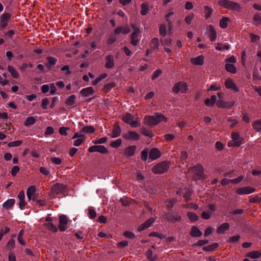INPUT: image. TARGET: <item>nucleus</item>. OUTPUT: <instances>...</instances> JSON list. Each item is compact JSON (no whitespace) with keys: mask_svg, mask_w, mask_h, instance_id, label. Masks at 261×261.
Segmentation results:
<instances>
[{"mask_svg":"<svg viewBox=\"0 0 261 261\" xmlns=\"http://www.w3.org/2000/svg\"><path fill=\"white\" fill-rule=\"evenodd\" d=\"M123 235L126 238H127L128 239H135L136 237L135 234L133 232H132L131 231H124L123 233Z\"/></svg>","mask_w":261,"mask_h":261,"instance_id":"69168bd1","label":"nucleus"},{"mask_svg":"<svg viewBox=\"0 0 261 261\" xmlns=\"http://www.w3.org/2000/svg\"><path fill=\"white\" fill-rule=\"evenodd\" d=\"M115 65L114 58L113 55H109L106 57L105 67L107 69H111Z\"/></svg>","mask_w":261,"mask_h":261,"instance_id":"f3484780","label":"nucleus"},{"mask_svg":"<svg viewBox=\"0 0 261 261\" xmlns=\"http://www.w3.org/2000/svg\"><path fill=\"white\" fill-rule=\"evenodd\" d=\"M164 217L167 221L172 223L179 222L181 219L180 213L176 212L166 213L164 214Z\"/></svg>","mask_w":261,"mask_h":261,"instance_id":"20e7f679","label":"nucleus"},{"mask_svg":"<svg viewBox=\"0 0 261 261\" xmlns=\"http://www.w3.org/2000/svg\"><path fill=\"white\" fill-rule=\"evenodd\" d=\"M133 119V116L130 113H126L123 118V120L126 123L129 124Z\"/></svg>","mask_w":261,"mask_h":261,"instance_id":"de8ad7c7","label":"nucleus"},{"mask_svg":"<svg viewBox=\"0 0 261 261\" xmlns=\"http://www.w3.org/2000/svg\"><path fill=\"white\" fill-rule=\"evenodd\" d=\"M232 139L233 141V146L235 147H239L243 141V138L240 137L239 134L237 132H233L231 134Z\"/></svg>","mask_w":261,"mask_h":261,"instance_id":"4468645a","label":"nucleus"},{"mask_svg":"<svg viewBox=\"0 0 261 261\" xmlns=\"http://www.w3.org/2000/svg\"><path fill=\"white\" fill-rule=\"evenodd\" d=\"M46 59L48 62L46 64V66L49 69L54 66L57 61L56 58L52 57H48Z\"/></svg>","mask_w":261,"mask_h":261,"instance_id":"bb28decb","label":"nucleus"},{"mask_svg":"<svg viewBox=\"0 0 261 261\" xmlns=\"http://www.w3.org/2000/svg\"><path fill=\"white\" fill-rule=\"evenodd\" d=\"M146 256L148 259L149 261H155L156 259V257H153V252L151 250L149 249L146 252Z\"/></svg>","mask_w":261,"mask_h":261,"instance_id":"09e8293b","label":"nucleus"},{"mask_svg":"<svg viewBox=\"0 0 261 261\" xmlns=\"http://www.w3.org/2000/svg\"><path fill=\"white\" fill-rule=\"evenodd\" d=\"M161 155V152L157 148H152L149 153V158L152 160H155Z\"/></svg>","mask_w":261,"mask_h":261,"instance_id":"dca6fc26","label":"nucleus"},{"mask_svg":"<svg viewBox=\"0 0 261 261\" xmlns=\"http://www.w3.org/2000/svg\"><path fill=\"white\" fill-rule=\"evenodd\" d=\"M45 227L50 231L53 232H56L57 231V227L54 225L51 222H49L45 224Z\"/></svg>","mask_w":261,"mask_h":261,"instance_id":"8fccbe9b","label":"nucleus"},{"mask_svg":"<svg viewBox=\"0 0 261 261\" xmlns=\"http://www.w3.org/2000/svg\"><path fill=\"white\" fill-rule=\"evenodd\" d=\"M170 162L163 161L153 166L151 171L155 174H164L168 171L170 168Z\"/></svg>","mask_w":261,"mask_h":261,"instance_id":"f03ea898","label":"nucleus"},{"mask_svg":"<svg viewBox=\"0 0 261 261\" xmlns=\"http://www.w3.org/2000/svg\"><path fill=\"white\" fill-rule=\"evenodd\" d=\"M162 73V71L161 69H158L156 70L153 73L151 79L152 80H154L157 79Z\"/></svg>","mask_w":261,"mask_h":261,"instance_id":"774afa93","label":"nucleus"},{"mask_svg":"<svg viewBox=\"0 0 261 261\" xmlns=\"http://www.w3.org/2000/svg\"><path fill=\"white\" fill-rule=\"evenodd\" d=\"M202 233L196 226H193L191 228L190 235L192 237H200Z\"/></svg>","mask_w":261,"mask_h":261,"instance_id":"412c9836","label":"nucleus"},{"mask_svg":"<svg viewBox=\"0 0 261 261\" xmlns=\"http://www.w3.org/2000/svg\"><path fill=\"white\" fill-rule=\"evenodd\" d=\"M9 13H4L0 16V30H3L7 25L11 18Z\"/></svg>","mask_w":261,"mask_h":261,"instance_id":"6e6552de","label":"nucleus"},{"mask_svg":"<svg viewBox=\"0 0 261 261\" xmlns=\"http://www.w3.org/2000/svg\"><path fill=\"white\" fill-rule=\"evenodd\" d=\"M93 93L94 90L91 87L83 88L80 91V94L84 97H89L92 95Z\"/></svg>","mask_w":261,"mask_h":261,"instance_id":"aec40b11","label":"nucleus"},{"mask_svg":"<svg viewBox=\"0 0 261 261\" xmlns=\"http://www.w3.org/2000/svg\"><path fill=\"white\" fill-rule=\"evenodd\" d=\"M204 13L205 15L204 17L205 19H208L209 17H211L213 12V10L211 7H209L207 6H204Z\"/></svg>","mask_w":261,"mask_h":261,"instance_id":"ea45409f","label":"nucleus"},{"mask_svg":"<svg viewBox=\"0 0 261 261\" xmlns=\"http://www.w3.org/2000/svg\"><path fill=\"white\" fill-rule=\"evenodd\" d=\"M187 215L188 218L192 222L197 221L199 219V217L198 216V215L192 212H188Z\"/></svg>","mask_w":261,"mask_h":261,"instance_id":"4c0bfd02","label":"nucleus"},{"mask_svg":"<svg viewBox=\"0 0 261 261\" xmlns=\"http://www.w3.org/2000/svg\"><path fill=\"white\" fill-rule=\"evenodd\" d=\"M230 225L228 222H225L220 225L217 228V232L218 233L223 234L226 230H228Z\"/></svg>","mask_w":261,"mask_h":261,"instance_id":"4be33fe9","label":"nucleus"},{"mask_svg":"<svg viewBox=\"0 0 261 261\" xmlns=\"http://www.w3.org/2000/svg\"><path fill=\"white\" fill-rule=\"evenodd\" d=\"M136 149V146L135 145H132L127 147L125 150V155L131 157L133 156L135 153Z\"/></svg>","mask_w":261,"mask_h":261,"instance_id":"b1692460","label":"nucleus"},{"mask_svg":"<svg viewBox=\"0 0 261 261\" xmlns=\"http://www.w3.org/2000/svg\"><path fill=\"white\" fill-rule=\"evenodd\" d=\"M36 121V119L32 116L28 117L24 122L25 126L34 124Z\"/></svg>","mask_w":261,"mask_h":261,"instance_id":"58836bf2","label":"nucleus"},{"mask_svg":"<svg viewBox=\"0 0 261 261\" xmlns=\"http://www.w3.org/2000/svg\"><path fill=\"white\" fill-rule=\"evenodd\" d=\"M248 256L253 259H256L261 256V252L257 251H253L248 254Z\"/></svg>","mask_w":261,"mask_h":261,"instance_id":"79ce46f5","label":"nucleus"},{"mask_svg":"<svg viewBox=\"0 0 261 261\" xmlns=\"http://www.w3.org/2000/svg\"><path fill=\"white\" fill-rule=\"evenodd\" d=\"M15 202L14 199H9L3 203V206L7 209H9L13 206Z\"/></svg>","mask_w":261,"mask_h":261,"instance_id":"c9c22d12","label":"nucleus"},{"mask_svg":"<svg viewBox=\"0 0 261 261\" xmlns=\"http://www.w3.org/2000/svg\"><path fill=\"white\" fill-rule=\"evenodd\" d=\"M229 20V18L227 17H223V18L220 20V26L223 29H225L227 27V23Z\"/></svg>","mask_w":261,"mask_h":261,"instance_id":"a18cd8bd","label":"nucleus"},{"mask_svg":"<svg viewBox=\"0 0 261 261\" xmlns=\"http://www.w3.org/2000/svg\"><path fill=\"white\" fill-rule=\"evenodd\" d=\"M159 32L160 35L163 37L166 35V27L165 24H162L160 26Z\"/></svg>","mask_w":261,"mask_h":261,"instance_id":"bf43d9fd","label":"nucleus"},{"mask_svg":"<svg viewBox=\"0 0 261 261\" xmlns=\"http://www.w3.org/2000/svg\"><path fill=\"white\" fill-rule=\"evenodd\" d=\"M167 118L163 114L156 113L154 116H146L144 119V123L147 125L154 126L161 121L166 122Z\"/></svg>","mask_w":261,"mask_h":261,"instance_id":"f257e3e1","label":"nucleus"},{"mask_svg":"<svg viewBox=\"0 0 261 261\" xmlns=\"http://www.w3.org/2000/svg\"><path fill=\"white\" fill-rule=\"evenodd\" d=\"M90 152H98L101 153L106 154L108 152V149L103 145H93L88 148Z\"/></svg>","mask_w":261,"mask_h":261,"instance_id":"1a4fd4ad","label":"nucleus"},{"mask_svg":"<svg viewBox=\"0 0 261 261\" xmlns=\"http://www.w3.org/2000/svg\"><path fill=\"white\" fill-rule=\"evenodd\" d=\"M191 62L195 65H202L204 63V57L202 56H199L191 59Z\"/></svg>","mask_w":261,"mask_h":261,"instance_id":"cd10ccee","label":"nucleus"},{"mask_svg":"<svg viewBox=\"0 0 261 261\" xmlns=\"http://www.w3.org/2000/svg\"><path fill=\"white\" fill-rule=\"evenodd\" d=\"M22 143V141L21 140H17L13 142H9L8 144V146L9 147H18L20 146Z\"/></svg>","mask_w":261,"mask_h":261,"instance_id":"5fc2aeb1","label":"nucleus"},{"mask_svg":"<svg viewBox=\"0 0 261 261\" xmlns=\"http://www.w3.org/2000/svg\"><path fill=\"white\" fill-rule=\"evenodd\" d=\"M121 129L119 126H115L112 133V138H117L121 134Z\"/></svg>","mask_w":261,"mask_h":261,"instance_id":"473e14b6","label":"nucleus"},{"mask_svg":"<svg viewBox=\"0 0 261 261\" xmlns=\"http://www.w3.org/2000/svg\"><path fill=\"white\" fill-rule=\"evenodd\" d=\"M95 131V128L91 125H87L83 127L81 130V133L92 134Z\"/></svg>","mask_w":261,"mask_h":261,"instance_id":"a878e982","label":"nucleus"},{"mask_svg":"<svg viewBox=\"0 0 261 261\" xmlns=\"http://www.w3.org/2000/svg\"><path fill=\"white\" fill-rule=\"evenodd\" d=\"M36 191V188L34 186H32L27 189V195L29 200H30L31 199H32L33 201L36 200V197L35 195Z\"/></svg>","mask_w":261,"mask_h":261,"instance_id":"a211bd4d","label":"nucleus"},{"mask_svg":"<svg viewBox=\"0 0 261 261\" xmlns=\"http://www.w3.org/2000/svg\"><path fill=\"white\" fill-rule=\"evenodd\" d=\"M88 216L91 219H93L96 216V212L93 207H90L88 209Z\"/></svg>","mask_w":261,"mask_h":261,"instance_id":"6e6d98bb","label":"nucleus"},{"mask_svg":"<svg viewBox=\"0 0 261 261\" xmlns=\"http://www.w3.org/2000/svg\"><path fill=\"white\" fill-rule=\"evenodd\" d=\"M218 4L221 7L231 10L240 11L241 7L239 3L228 0H219Z\"/></svg>","mask_w":261,"mask_h":261,"instance_id":"7ed1b4c3","label":"nucleus"},{"mask_svg":"<svg viewBox=\"0 0 261 261\" xmlns=\"http://www.w3.org/2000/svg\"><path fill=\"white\" fill-rule=\"evenodd\" d=\"M188 90V86L184 82H177L172 88V91L176 94L178 93L179 91L182 93H186Z\"/></svg>","mask_w":261,"mask_h":261,"instance_id":"0eeeda50","label":"nucleus"},{"mask_svg":"<svg viewBox=\"0 0 261 261\" xmlns=\"http://www.w3.org/2000/svg\"><path fill=\"white\" fill-rule=\"evenodd\" d=\"M155 218H150L147 220L144 223V225L146 226V227L147 228L149 227L151 224L155 221Z\"/></svg>","mask_w":261,"mask_h":261,"instance_id":"0e129e2a","label":"nucleus"},{"mask_svg":"<svg viewBox=\"0 0 261 261\" xmlns=\"http://www.w3.org/2000/svg\"><path fill=\"white\" fill-rule=\"evenodd\" d=\"M174 14V12H170L167 14L165 16V20L167 22V27L169 29H171L173 25L172 21L170 17Z\"/></svg>","mask_w":261,"mask_h":261,"instance_id":"2f4dec72","label":"nucleus"},{"mask_svg":"<svg viewBox=\"0 0 261 261\" xmlns=\"http://www.w3.org/2000/svg\"><path fill=\"white\" fill-rule=\"evenodd\" d=\"M177 200L175 198L168 199L166 201V207L168 210H172L174 204H175Z\"/></svg>","mask_w":261,"mask_h":261,"instance_id":"f704fd0d","label":"nucleus"},{"mask_svg":"<svg viewBox=\"0 0 261 261\" xmlns=\"http://www.w3.org/2000/svg\"><path fill=\"white\" fill-rule=\"evenodd\" d=\"M15 245V242L14 239H11L6 244V248L9 250H12Z\"/></svg>","mask_w":261,"mask_h":261,"instance_id":"3c124183","label":"nucleus"},{"mask_svg":"<svg viewBox=\"0 0 261 261\" xmlns=\"http://www.w3.org/2000/svg\"><path fill=\"white\" fill-rule=\"evenodd\" d=\"M219 246L217 243H214L211 245L205 246L203 248V250L204 251H213L216 249Z\"/></svg>","mask_w":261,"mask_h":261,"instance_id":"a19ab883","label":"nucleus"},{"mask_svg":"<svg viewBox=\"0 0 261 261\" xmlns=\"http://www.w3.org/2000/svg\"><path fill=\"white\" fill-rule=\"evenodd\" d=\"M17 197L19 200V207L21 210H23L24 208V207L26 204V203L24 200L25 195H24V191H21L19 193Z\"/></svg>","mask_w":261,"mask_h":261,"instance_id":"6ab92c4d","label":"nucleus"},{"mask_svg":"<svg viewBox=\"0 0 261 261\" xmlns=\"http://www.w3.org/2000/svg\"><path fill=\"white\" fill-rule=\"evenodd\" d=\"M225 69L229 72L235 73L237 69L234 65L232 64L226 63L225 65Z\"/></svg>","mask_w":261,"mask_h":261,"instance_id":"e433bc0d","label":"nucleus"},{"mask_svg":"<svg viewBox=\"0 0 261 261\" xmlns=\"http://www.w3.org/2000/svg\"><path fill=\"white\" fill-rule=\"evenodd\" d=\"M253 21L254 24L256 26H258L261 23V17L258 15V14H256L254 15Z\"/></svg>","mask_w":261,"mask_h":261,"instance_id":"864d4df0","label":"nucleus"},{"mask_svg":"<svg viewBox=\"0 0 261 261\" xmlns=\"http://www.w3.org/2000/svg\"><path fill=\"white\" fill-rule=\"evenodd\" d=\"M51 191L57 194H64L65 191V187L63 184L57 183L52 187Z\"/></svg>","mask_w":261,"mask_h":261,"instance_id":"f8f14e48","label":"nucleus"},{"mask_svg":"<svg viewBox=\"0 0 261 261\" xmlns=\"http://www.w3.org/2000/svg\"><path fill=\"white\" fill-rule=\"evenodd\" d=\"M234 102V101H225L221 99L217 101L216 104L219 108L230 109L231 108Z\"/></svg>","mask_w":261,"mask_h":261,"instance_id":"ddd939ff","label":"nucleus"},{"mask_svg":"<svg viewBox=\"0 0 261 261\" xmlns=\"http://www.w3.org/2000/svg\"><path fill=\"white\" fill-rule=\"evenodd\" d=\"M116 86V84L115 83H110L107 84H106L103 88V90L105 91V92H109L113 88L115 87Z\"/></svg>","mask_w":261,"mask_h":261,"instance_id":"4d7b16f0","label":"nucleus"},{"mask_svg":"<svg viewBox=\"0 0 261 261\" xmlns=\"http://www.w3.org/2000/svg\"><path fill=\"white\" fill-rule=\"evenodd\" d=\"M126 140L137 141L140 139V135L134 131H129L127 134L123 135Z\"/></svg>","mask_w":261,"mask_h":261,"instance_id":"9d476101","label":"nucleus"},{"mask_svg":"<svg viewBox=\"0 0 261 261\" xmlns=\"http://www.w3.org/2000/svg\"><path fill=\"white\" fill-rule=\"evenodd\" d=\"M7 69L13 78L18 79L19 77V73L14 67L9 65L7 67Z\"/></svg>","mask_w":261,"mask_h":261,"instance_id":"393cba45","label":"nucleus"},{"mask_svg":"<svg viewBox=\"0 0 261 261\" xmlns=\"http://www.w3.org/2000/svg\"><path fill=\"white\" fill-rule=\"evenodd\" d=\"M20 170L19 167L18 166H14L11 170V174L13 177H14L16 175L17 173L19 172Z\"/></svg>","mask_w":261,"mask_h":261,"instance_id":"e2e57ef3","label":"nucleus"},{"mask_svg":"<svg viewBox=\"0 0 261 261\" xmlns=\"http://www.w3.org/2000/svg\"><path fill=\"white\" fill-rule=\"evenodd\" d=\"M122 143V140L121 139H118L115 141L112 142L111 143V146L113 148H118L119 147Z\"/></svg>","mask_w":261,"mask_h":261,"instance_id":"13d9d810","label":"nucleus"},{"mask_svg":"<svg viewBox=\"0 0 261 261\" xmlns=\"http://www.w3.org/2000/svg\"><path fill=\"white\" fill-rule=\"evenodd\" d=\"M159 45V40L157 38H154L151 40L150 46L152 49H158Z\"/></svg>","mask_w":261,"mask_h":261,"instance_id":"c03bdc74","label":"nucleus"},{"mask_svg":"<svg viewBox=\"0 0 261 261\" xmlns=\"http://www.w3.org/2000/svg\"><path fill=\"white\" fill-rule=\"evenodd\" d=\"M208 36L211 41H215L217 37L216 32L212 25H208Z\"/></svg>","mask_w":261,"mask_h":261,"instance_id":"5701e85b","label":"nucleus"},{"mask_svg":"<svg viewBox=\"0 0 261 261\" xmlns=\"http://www.w3.org/2000/svg\"><path fill=\"white\" fill-rule=\"evenodd\" d=\"M255 189L251 188L250 187H241L236 190V193L239 195L249 194L254 192Z\"/></svg>","mask_w":261,"mask_h":261,"instance_id":"9b49d317","label":"nucleus"},{"mask_svg":"<svg viewBox=\"0 0 261 261\" xmlns=\"http://www.w3.org/2000/svg\"><path fill=\"white\" fill-rule=\"evenodd\" d=\"M60 224L59 225V229L61 231L65 230V215H62L60 217L59 220Z\"/></svg>","mask_w":261,"mask_h":261,"instance_id":"c756f323","label":"nucleus"},{"mask_svg":"<svg viewBox=\"0 0 261 261\" xmlns=\"http://www.w3.org/2000/svg\"><path fill=\"white\" fill-rule=\"evenodd\" d=\"M225 86L227 89H231L235 92L239 91V88L231 79H227L225 81Z\"/></svg>","mask_w":261,"mask_h":261,"instance_id":"2eb2a0df","label":"nucleus"},{"mask_svg":"<svg viewBox=\"0 0 261 261\" xmlns=\"http://www.w3.org/2000/svg\"><path fill=\"white\" fill-rule=\"evenodd\" d=\"M191 192L190 190H187L185 193H184V197L185 198L186 201H189L191 200Z\"/></svg>","mask_w":261,"mask_h":261,"instance_id":"338daca9","label":"nucleus"},{"mask_svg":"<svg viewBox=\"0 0 261 261\" xmlns=\"http://www.w3.org/2000/svg\"><path fill=\"white\" fill-rule=\"evenodd\" d=\"M148 155V151L147 149H145L142 150L141 155V158L143 161H146L147 159Z\"/></svg>","mask_w":261,"mask_h":261,"instance_id":"680f3d73","label":"nucleus"},{"mask_svg":"<svg viewBox=\"0 0 261 261\" xmlns=\"http://www.w3.org/2000/svg\"><path fill=\"white\" fill-rule=\"evenodd\" d=\"M141 8L140 13L143 16L146 15L149 10L148 4L146 3H142L141 5Z\"/></svg>","mask_w":261,"mask_h":261,"instance_id":"7c9ffc66","label":"nucleus"},{"mask_svg":"<svg viewBox=\"0 0 261 261\" xmlns=\"http://www.w3.org/2000/svg\"><path fill=\"white\" fill-rule=\"evenodd\" d=\"M252 126L256 131L261 132V120H256L253 122Z\"/></svg>","mask_w":261,"mask_h":261,"instance_id":"49530a36","label":"nucleus"},{"mask_svg":"<svg viewBox=\"0 0 261 261\" xmlns=\"http://www.w3.org/2000/svg\"><path fill=\"white\" fill-rule=\"evenodd\" d=\"M132 27L134 29V31L130 36V43L133 46H137L141 37V31L140 29L136 27L135 25H132Z\"/></svg>","mask_w":261,"mask_h":261,"instance_id":"39448f33","label":"nucleus"},{"mask_svg":"<svg viewBox=\"0 0 261 261\" xmlns=\"http://www.w3.org/2000/svg\"><path fill=\"white\" fill-rule=\"evenodd\" d=\"M142 134L145 136L148 137L150 138L152 137L154 135L152 132L147 129L146 127H143L141 129Z\"/></svg>","mask_w":261,"mask_h":261,"instance_id":"37998d69","label":"nucleus"},{"mask_svg":"<svg viewBox=\"0 0 261 261\" xmlns=\"http://www.w3.org/2000/svg\"><path fill=\"white\" fill-rule=\"evenodd\" d=\"M190 169L195 172V176L197 179L204 180L205 178V175L203 174L204 168L200 164H197L191 167Z\"/></svg>","mask_w":261,"mask_h":261,"instance_id":"423d86ee","label":"nucleus"},{"mask_svg":"<svg viewBox=\"0 0 261 261\" xmlns=\"http://www.w3.org/2000/svg\"><path fill=\"white\" fill-rule=\"evenodd\" d=\"M108 74L106 73L101 74L93 82L92 84L93 85H96L100 81H101L102 79L106 78Z\"/></svg>","mask_w":261,"mask_h":261,"instance_id":"603ef678","label":"nucleus"},{"mask_svg":"<svg viewBox=\"0 0 261 261\" xmlns=\"http://www.w3.org/2000/svg\"><path fill=\"white\" fill-rule=\"evenodd\" d=\"M241 238V237L239 235H237V236H232V237H231L229 238V239L228 240V243H236L237 242H238L240 239Z\"/></svg>","mask_w":261,"mask_h":261,"instance_id":"052dcab7","label":"nucleus"},{"mask_svg":"<svg viewBox=\"0 0 261 261\" xmlns=\"http://www.w3.org/2000/svg\"><path fill=\"white\" fill-rule=\"evenodd\" d=\"M75 98H76V96L75 95H70L66 99V106H69L71 107H74L75 106Z\"/></svg>","mask_w":261,"mask_h":261,"instance_id":"72a5a7b5","label":"nucleus"},{"mask_svg":"<svg viewBox=\"0 0 261 261\" xmlns=\"http://www.w3.org/2000/svg\"><path fill=\"white\" fill-rule=\"evenodd\" d=\"M217 97L214 95L211 97V98H206L204 101V103L207 106H213L217 102Z\"/></svg>","mask_w":261,"mask_h":261,"instance_id":"c85d7f7f","label":"nucleus"}]
</instances>
